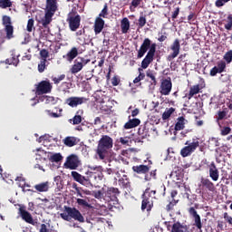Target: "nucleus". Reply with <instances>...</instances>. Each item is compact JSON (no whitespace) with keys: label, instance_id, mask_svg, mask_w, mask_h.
<instances>
[{"label":"nucleus","instance_id":"f3484780","mask_svg":"<svg viewBox=\"0 0 232 232\" xmlns=\"http://www.w3.org/2000/svg\"><path fill=\"white\" fill-rule=\"evenodd\" d=\"M208 173L210 179L214 181L217 182L220 177V172L218 171V169L217 168V165L215 164V161H212L208 165Z\"/></svg>","mask_w":232,"mask_h":232},{"label":"nucleus","instance_id":"6e6552de","mask_svg":"<svg viewBox=\"0 0 232 232\" xmlns=\"http://www.w3.org/2000/svg\"><path fill=\"white\" fill-rule=\"evenodd\" d=\"M198 146H200L198 138L193 139L191 143H189V140H187L185 142V147L182 148L180 150L181 157L186 159V157L191 156L192 153H195V151L197 150V148H198Z\"/></svg>","mask_w":232,"mask_h":232},{"label":"nucleus","instance_id":"c9c22d12","mask_svg":"<svg viewBox=\"0 0 232 232\" xmlns=\"http://www.w3.org/2000/svg\"><path fill=\"white\" fill-rule=\"evenodd\" d=\"M200 88H190V91L188 93L185 94V97H187L188 100L197 95V93H200Z\"/></svg>","mask_w":232,"mask_h":232},{"label":"nucleus","instance_id":"a19ab883","mask_svg":"<svg viewBox=\"0 0 232 232\" xmlns=\"http://www.w3.org/2000/svg\"><path fill=\"white\" fill-rule=\"evenodd\" d=\"M146 23H147L146 16H144V14H141L138 19L139 28H144V26H146Z\"/></svg>","mask_w":232,"mask_h":232},{"label":"nucleus","instance_id":"4be33fe9","mask_svg":"<svg viewBox=\"0 0 232 232\" xmlns=\"http://www.w3.org/2000/svg\"><path fill=\"white\" fill-rule=\"evenodd\" d=\"M140 125V120L137 118L131 119V116H129V121L124 124L123 130H132V128H137Z\"/></svg>","mask_w":232,"mask_h":232},{"label":"nucleus","instance_id":"20e7f679","mask_svg":"<svg viewBox=\"0 0 232 232\" xmlns=\"http://www.w3.org/2000/svg\"><path fill=\"white\" fill-rule=\"evenodd\" d=\"M141 211H150L153 209V200L157 199V190L151 187H147L141 195Z\"/></svg>","mask_w":232,"mask_h":232},{"label":"nucleus","instance_id":"13d9d810","mask_svg":"<svg viewBox=\"0 0 232 232\" xmlns=\"http://www.w3.org/2000/svg\"><path fill=\"white\" fill-rule=\"evenodd\" d=\"M64 77H66V75L62 74V75H60L58 77L53 78V81L54 84H59V82L61 81H64Z\"/></svg>","mask_w":232,"mask_h":232},{"label":"nucleus","instance_id":"bb28decb","mask_svg":"<svg viewBox=\"0 0 232 232\" xmlns=\"http://www.w3.org/2000/svg\"><path fill=\"white\" fill-rule=\"evenodd\" d=\"M77 138L73 136H67L63 140V144L68 148H73V146H77Z\"/></svg>","mask_w":232,"mask_h":232},{"label":"nucleus","instance_id":"603ef678","mask_svg":"<svg viewBox=\"0 0 232 232\" xmlns=\"http://www.w3.org/2000/svg\"><path fill=\"white\" fill-rule=\"evenodd\" d=\"M107 15H108V5L105 4L103 9L99 14L98 17H100V18H102V17L106 18Z\"/></svg>","mask_w":232,"mask_h":232},{"label":"nucleus","instance_id":"c756f323","mask_svg":"<svg viewBox=\"0 0 232 232\" xmlns=\"http://www.w3.org/2000/svg\"><path fill=\"white\" fill-rule=\"evenodd\" d=\"M170 232H188V226H184L180 222H176L172 225Z\"/></svg>","mask_w":232,"mask_h":232},{"label":"nucleus","instance_id":"a211bd4d","mask_svg":"<svg viewBox=\"0 0 232 232\" xmlns=\"http://www.w3.org/2000/svg\"><path fill=\"white\" fill-rule=\"evenodd\" d=\"M84 102H86V98L82 97H70L66 100V103L68 106H71V108H77L81 106V104H84Z\"/></svg>","mask_w":232,"mask_h":232},{"label":"nucleus","instance_id":"c03bdc74","mask_svg":"<svg viewBox=\"0 0 232 232\" xmlns=\"http://www.w3.org/2000/svg\"><path fill=\"white\" fill-rule=\"evenodd\" d=\"M76 203L82 208H90V203H88L86 199L76 198Z\"/></svg>","mask_w":232,"mask_h":232},{"label":"nucleus","instance_id":"79ce46f5","mask_svg":"<svg viewBox=\"0 0 232 232\" xmlns=\"http://www.w3.org/2000/svg\"><path fill=\"white\" fill-rule=\"evenodd\" d=\"M36 87H38V88H52V83H50V81L45 80V81H43L40 83H38L36 85Z\"/></svg>","mask_w":232,"mask_h":232},{"label":"nucleus","instance_id":"6ab92c4d","mask_svg":"<svg viewBox=\"0 0 232 232\" xmlns=\"http://www.w3.org/2000/svg\"><path fill=\"white\" fill-rule=\"evenodd\" d=\"M188 213L194 218V226L198 229L201 230L202 229V220L200 219V215H198V213H197V210L193 207L188 208Z\"/></svg>","mask_w":232,"mask_h":232},{"label":"nucleus","instance_id":"f704fd0d","mask_svg":"<svg viewBox=\"0 0 232 232\" xmlns=\"http://www.w3.org/2000/svg\"><path fill=\"white\" fill-rule=\"evenodd\" d=\"M175 111V108L171 107L169 109H167L163 114H162V119L163 121H168L171 115H173V112Z\"/></svg>","mask_w":232,"mask_h":232},{"label":"nucleus","instance_id":"8fccbe9b","mask_svg":"<svg viewBox=\"0 0 232 232\" xmlns=\"http://www.w3.org/2000/svg\"><path fill=\"white\" fill-rule=\"evenodd\" d=\"M43 97L47 104H55V98L53 96L44 95Z\"/></svg>","mask_w":232,"mask_h":232},{"label":"nucleus","instance_id":"3c124183","mask_svg":"<svg viewBox=\"0 0 232 232\" xmlns=\"http://www.w3.org/2000/svg\"><path fill=\"white\" fill-rule=\"evenodd\" d=\"M50 55V53H48V50L46 49H42L40 51V56L42 57V61H46Z\"/></svg>","mask_w":232,"mask_h":232},{"label":"nucleus","instance_id":"864d4df0","mask_svg":"<svg viewBox=\"0 0 232 232\" xmlns=\"http://www.w3.org/2000/svg\"><path fill=\"white\" fill-rule=\"evenodd\" d=\"M34 18H31V19L28 20L27 27H26L27 32H33V30L34 28Z\"/></svg>","mask_w":232,"mask_h":232},{"label":"nucleus","instance_id":"dca6fc26","mask_svg":"<svg viewBox=\"0 0 232 232\" xmlns=\"http://www.w3.org/2000/svg\"><path fill=\"white\" fill-rule=\"evenodd\" d=\"M170 50L172 51V53L168 56V61H173V59L179 57V53H180V40L175 39L170 45Z\"/></svg>","mask_w":232,"mask_h":232},{"label":"nucleus","instance_id":"de8ad7c7","mask_svg":"<svg viewBox=\"0 0 232 232\" xmlns=\"http://www.w3.org/2000/svg\"><path fill=\"white\" fill-rule=\"evenodd\" d=\"M178 203H179V200L172 199V200L169 201V203L166 206V210H167V211H171V209H173V208H175V206H177Z\"/></svg>","mask_w":232,"mask_h":232},{"label":"nucleus","instance_id":"473e14b6","mask_svg":"<svg viewBox=\"0 0 232 232\" xmlns=\"http://www.w3.org/2000/svg\"><path fill=\"white\" fill-rule=\"evenodd\" d=\"M227 109H225L223 111H218L217 115H216V122L220 126V121H224L226 117H227Z\"/></svg>","mask_w":232,"mask_h":232},{"label":"nucleus","instance_id":"052dcab7","mask_svg":"<svg viewBox=\"0 0 232 232\" xmlns=\"http://www.w3.org/2000/svg\"><path fill=\"white\" fill-rule=\"evenodd\" d=\"M121 82V79H119V77L114 76L111 79V84L112 86H119V83Z\"/></svg>","mask_w":232,"mask_h":232},{"label":"nucleus","instance_id":"9d476101","mask_svg":"<svg viewBox=\"0 0 232 232\" xmlns=\"http://www.w3.org/2000/svg\"><path fill=\"white\" fill-rule=\"evenodd\" d=\"M2 24L5 32L6 39H14V25H12V18L8 15H4L2 18Z\"/></svg>","mask_w":232,"mask_h":232},{"label":"nucleus","instance_id":"37998d69","mask_svg":"<svg viewBox=\"0 0 232 232\" xmlns=\"http://www.w3.org/2000/svg\"><path fill=\"white\" fill-rule=\"evenodd\" d=\"M12 6L11 0H0V8H10Z\"/></svg>","mask_w":232,"mask_h":232},{"label":"nucleus","instance_id":"ea45409f","mask_svg":"<svg viewBox=\"0 0 232 232\" xmlns=\"http://www.w3.org/2000/svg\"><path fill=\"white\" fill-rule=\"evenodd\" d=\"M219 127L221 128L220 135L222 137H226V135H229V133H231V127H227V126L222 127V125H220Z\"/></svg>","mask_w":232,"mask_h":232},{"label":"nucleus","instance_id":"a18cd8bd","mask_svg":"<svg viewBox=\"0 0 232 232\" xmlns=\"http://www.w3.org/2000/svg\"><path fill=\"white\" fill-rule=\"evenodd\" d=\"M223 218L228 226H232V217L229 215V213L225 212L223 214Z\"/></svg>","mask_w":232,"mask_h":232},{"label":"nucleus","instance_id":"bf43d9fd","mask_svg":"<svg viewBox=\"0 0 232 232\" xmlns=\"http://www.w3.org/2000/svg\"><path fill=\"white\" fill-rule=\"evenodd\" d=\"M170 92H171V88H161L160 89L161 95H169Z\"/></svg>","mask_w":232,"mask_h":232},{"label":"nucleus","instance_id":"39448f33","mask_svg":"<svg viewBox=\"0 0 232 232\" xmlns=\"http://www.w3.org/2000/svg\"><path fill=\"white\" fill-rule=\"evenodd\" d=\"M57 12V0H46V8L44 16L38 20V23L46 28L50 23H52V17L55 15Z\"/></svg>","mask_w":232,"mask_h":232},{"label":"nucleus","instance_id":"72a5a7b5","mask_svg":"<svg viewBox=\"0 0 232 232\" xmlns=\"http://www.w3.org/2000/svg\"><path fill=\"white\" fill-rule=\"evenodd\" d=\"M63 157L61 152L53 153L49 157L50 162H55L56 164L63 160Z\"/></svg>","mask_w":232,"mask_h":232},{"label":"nucleus","instance_id":"7ed1b4c3","mask_svg":"<svg viewBox=\"0 0 232 232\" xmlns=\"http://www.w3.org/2000/svg\"><path fill=\"white\" fill-rule=\"evenodd\" d=\"M60 217L66 222H72V220L80 222V224L84 222V216L75 207L64 206L63 212L60 214Z\"/></svg>","mask_w":232,"mask_h":232},{"label":"nucleus","instance_id":"58836bf2","mask_svg":"<svg viewBox=\"0 0 232 232\" xmlns=\"http://www.w3.org/2000/svg\"><path fill=\"white\" fill-rule=\"evenodd\" d=\"M52 88H37L35 91L36 95H44L45 93H50Z\"/></svg>","mask_w":232,"mask_h":232},{"label":"nucleus","instance_id":"9b49d317","mask_svg":"<svg viewBox=\"0 0 232 232\" xmlns=\"http://www.w3.org/2000/svg\"><path fill=\"white\" fill-rule=\"evenodd\" d=\"M81 166V160L76 154H71L66 158L63 167L65 169H77Z\"/></svg>","mask_w":232,"mask_h":232},{"label":"nucleus","instance_id":"69168bd1","mask_svg":"<svg viewBox=\"0 0 232 232\" xmlns=\"http://www.w3.org/2000/svg\"><path fill=\"white\" fill-rule=\"evenodd\" d=\"M211 141L214 142V146L216 148H218V146H220V141L218 140V138H212Z\"/></svg>","mask_w":232,"mask_h":232},{"label":"nucleus","instance_id":"7c9ffc66","mask_svg":"<svg viewBox=\"0 0 232 232\" xmlns=\"http://www.w3.org/2000/svg\"><path fill=\"white\" fill-rule=\"evenodd\" d=\"M185 126H186V118H184V116L179 117L175 124L176 131H180L181 130H184Z\"/></svg>","mask_w":232,"mask_h":232},{"label":"nucleus","instance_id":"4c0bfd02","mask_svg":"<svg viewBox=\"0 0 232 232\" xmlns=\"http://www.w3.org/2000/svg\"><path fill=\"white\" fill-rule=\"evenodd\" d=\"M173 84L171 83V78L168 77L161 81V88H171Z\"/></svg>","mask_w":232,"mask_h":232},{"label":"nucleus","instance_id":"5fc2aeb1","mask_svg":"<svg viewBox=\"0 0 232 232\" xmlns=\"http://www.w3.org/2000/svg\"><path fill=\"white\" fill-rule=\"evenodd\" d=\"M89 171L87 172V177H91L92 173H97V169L99 166H89Z\"/></svg>","mask_w":232,"mask_h":232},{"label":"nucleus","instance_id":"49530a36","mask_svg":"<svg viewBox=\"0 0 232 232\" xmlns=\"http://www.w3.org/2000/svg\"><path fill=\"white\" fill-rule=\"evenodd\" d=\"M46 70V60H41L40 63L38 64V72L43 73Z\"/></svg>","mask_w":232,"mask_h":232},{"label":"nucleus","instance_id":"e2e57ef3","mask_svg":"<svg viewBox=\"0 0 232 232\" xmlns=\"http://www.w3.org/2000/svg\"><path fill=\"white\" fill-rule=\"evenodd\" d=\"M179 14H180V7H176L172 13V19H177V17H179Z\"/></svg>","mask_w":232,"mask_h":232},{"label":"nucleus","instance_id":"2f4dec72","mask_svg":"<svg viewBox=\"0 0 232 232\" xmlns=\"http://www.w3.org/2000/svg\"><path fill=\"white\" fill-rule=\"evenodd\" d=\"M121 28L122 34H128L130 32V19L124 17L121 21Z\"/></svg>","mask_w":232,"mask_h":232},{"label":"nucleus","instance_id":"f03ea898","mask_svg":"<svg viewBox=\"0 0 232 232\" xmlns=\"http://www.w3.org/2000/svg\"><path fill=\"white\" fill-rule=\"evenodd\" d=\"M111 148H113V139L109 135H102L96 149V155H98L100 160H104L108 157Z\"/></svg>","mask_w":232,"mask_h":232},{"label":"nucleus","instance_id":"774afa93","mask_svg":"<svg viewBox=\"0 0 232 232\" xmlns=\"http://www.w3.org/2000/svg\"><path fill=\"white\" fill-rule=\"evenodd\" d=\"M40 232H50V230H48V227H46V224L41 225Z\"/></svg>","mask_w":232,"mask_h":232},{"label":"nucleus","instance_id":"a878e982","mask_svg":"<svg viewBox=\"0 0 232 232\" xmlns=\"http://www.w3.org/2000/svg\"><path fill=\"white\" fill-rule=\"evenodd\" d=\"M34 189H36L38 193H46L50 189V182L45 181L36 184L34 185Z\"/></svg>","mask_w":232,"mask_h":232},{"label":"nucleus","instance_id":"6e6d98bb","mask_svg":"<svg viewBox=\"0 0 232 232\" xmlns=\"http://www.w3.org/2000/svg\"><path fill=\"white\" fill-rule=\"evenodd\" d=\"M229 1H231V0H217L215 5H216L217 8H220V7L224 6V5H226V3H229Z\"/></svg>","mask_w":232,"mask_h":232},{"label":"nucleus","instance_id":"393cba45","mask_svg":"<svg viewBox=\"0 0 232 232\" xmlns=\"http://www.w3.org/2000/svg\"><path fill=\"white\" fill-rule=\"evenodd\" d=\"M77 55H79V49H77V47H72L65 55H63V59H66L68 63H72Z\"/></svg>","mask_w":232,"mask_h":232},{"label":"nucleus","instance_id":"423d86ee","mask_svg":"<svg viewBox=\"0 0 232 232\" xmlns=\"http://www.w3.org/2000/svg\"><path fill=\"white\" fill-rule=\"evenodd\" d=\"M224 61H219L217 63V66H214L210 70V75L211 77H215L217 73H222L223 72L226 71V63L227 64H231L232 63V50L227 51L224 56H223Z\"/></svg>","mask_w":232,"mask_h":232},{"label":"nucleus","instance_id":"0e129e2a","mask_svg":"<svg viewBox=\"0 0 232 232\" xmlns=\"http://www.w3.org/2000/svg\"><path fill=\"white\" fill-rule=\"evenodd\" d=\"M140 3H142V0H132L131 6H133L134 8H137V6H139V5H140Z\"/></svg>","mask_w":232,"mask_h":232},{"label":"nucleus","instance_id":"0eeeda50","mask_svg":"<svg viewBox=\"0 0 232 232\" xmlns=\"http://www.w3.org/2000/svg\"><path fill=\"white\" fill-rule=\"evenodd\" d=\"M98 195L99 197H103V200H105V202H112V204H117L119 202L118 197L121 195V191L117 188L111 187L102 193L99 191Z\"/></svg>","mask_w":232,"mask_h":232},{"label":"nucleus","instance_id":"cd10ccee","mask_svg":"<svg viewBox=\"0 0 232 232\" xmlns=\"http://www.w3.org/2000/svg\"><path fill=\"white\" fill-rule=\"evenodd\" d=\"M82 113H84V111L82 110H79L77 111L76 112V115L69 120V122H71V124H73L74 126L77 125V124H81V122H82Z\"/></svg>","mask_w":232,"mask_h":232},{"label":"nucleus","instance_id":"ddd939ff","mask_svg":"<svg viewBox=\"0 0 232 232\" xmlns=\"http://www.w3.org/2000/svg\"><path fill=\"white\" fill-rule=\"evenodd\" d=\"M71 176L72 177L73 180H75V182H78L86 188H90V186H92V180L88 176H82L77 171H72Z\"/></svg>","mask_w":232,"mask_h":232},{"label":"nucleus","instance_id":"4d7b16f0","mask_svg":"<svg viewBox=\"0 0 232 232\" xmlns=\"http://www.w3.org/2000/svg\"><path fill=\"white\" fill-rule=\"evenodd\" d=\"M75 191H76V196L80 197L81 198H84L85 197L82 195V188L77 187V185L73 186Z\"/></svg>","mask_w":232,"mask_h":232},{"label":"nucleus","instance_id":"f8f14e48","mask_svg":"<svg viewBox=\"0 0 232 232\" xmlns=\"http://www.w3.org/2000/svg\"><path fill=\"white\" fill-rule=\"evenodd\" d=\"M18 214L21 216V218L24 220L27 224H31L32 226H39V222L34 220L32 214L26 211V208L24 206H21L18 209Z\"/></svg>","mask_w":232,"mask_h":232},{"label":"nucleus","instance_id":"09e8293b","mask_svg":"<svg viewBox=\"0 0 232 232\" xmlns=\"http://www.w3.org/2000/svg\"><path fill=\"white\" fill-rule=\"evenodd\" d=\"M225 30H232V15L229 14L227 17V24H225Z\"/></svg>","mask_w":232,"mask_h":232},{"label":"nucleus","instance_id":"1a4fd4ad","mask_svg":"<svg viewBox=\"0 0 232 232\" xmlns=\"http://www.w3.org/2000/svg\"><path fill=\"white\" fill-rule=\"evenodd\" d=\"M67 23L72 32H77L81 26V15L77 13H69L67 16Z\"/></svg>","mask_w":232,"mask_h":232},{"label":"nucleus","instance_id":"aec40b11","mask_svg":"<svg viewBox=\"0 0 232 232\" xmlns=\"http://www.w3.org/2000/svg\"><path fill=\"white\" fill-rule=\"evenodd\" d=\"M97 172H92L91 176H89L90 180H94V182H99L100 180H102L104 179V174H102V171H104V169L102 166H98L96 169Z\"/></svg>","mask_w":232,"mask_h":232},{"label":"nucleus","instance_id":"2eb2a0df","mask_svg":"<svg viewBox=\"0 0 232 232\" xmlns=\"http://www.w3.org/2000/svg\"><path fill=\"white\" fill-rule=\"evenodd\" d=\"M88 63H90V60H86L82 57L76 59L71 68V72L79 73V72H81V70H82V68H84Z\"/></svg>","mask_w":232,"mask_h":232},{"label":"nucleus","instance_id":"f257e3e1","mask_svg":"<svg viewBox=\"0 0 232 232\" xmlns=\"http://www.w3.org/2000/svg\"><path fill=\"white\" fill-rule=\"evenodd\" d=\"M146 52H148L147 54ZM155 52H157V44H151V40H150V38H145L138 51V59H141V57H144L146 54L145 58L141 62V68H143V70H146V68L153 63Z\"/></svg>","mask_w":232,"mask_h":232},{"label":"nucleus","instance_id":"680f3d73","mask_svg":"<svg viewBox=\"0 0 232 232\" xmlns=\"http://www.w3.org/2000/svg\"><path fill=\"white\" fill-rule=\"evenodd\" d=\"M145 75L144 73H140L138 77H136L134 80H133V82L134 84H137L138 82H140V81H142V79H144Z\"/></svg>","mask_w":232,"mask_h":232},{"label":"nucleus","instance_id":"5701e85b","mask_svg":"<svg viewBox=\"0 0 232 232\" xmlns=\"http://www.w3.org/2000/svg\"><path fill=\"white\" fill-rule=\"evenodd\" d=\"M150 169H151V167L148 165H136L132 167V171L138 173V175H146Z\"/></svg>","mask_w":232,"mask_h":232},{"label":"nucleus","instance_id":"c85d7f7f","mask_svg":"<svg viewBox=\"0 0 232 232\" xmlns=\"http://www.w3.org/2000/svg\"><path fill=\"white\" fill-rule=\"evenodd\" d=\"M119 186L124 188H131V182L128 175H123L119 180Z\"/></svg>","mask_w":232,"mask_h":232},{"label":"nucleus","instance_id":"4468645a","mask_svg":"<svg viewBox=\"0 0 232 232\" xmlns=\"http://www.w3.org/2000/svg\"><path fill=\"white\" fill-rule=\"evenodd\" d=\"M150 137V129L146 125H141L138 130V135L134 137V142L140 143L144 139Z\"/></svg>","mask_w":232,"mask_h":232},{"label":"nucleus","instance_id":"b1692460","mask_svg":"<svg viewBox=\"0 0 232 232\" xmlns=\"http://www.w3.org/2000/svg\"><path fill=\"white\" fill-rule=\"evenodd\" d=\"M200 183L204 188L213 193L215 191V183L210 181L208 178H201Z\"/></svg>","mask_w":232,"mask_h":232},{"label":"nucleus","instance_id":"e433bc0d","mask_svg":"<svg viewBox=\"0 0 232 232\" xmlns=\"http://www.w3.org/2000/svg\"><path fill=\"white\" fill-rule=\"evenodd\" d=\"M118 142H120V144H121L122 146H130L131 138H130V137H121L119 139Z\"/></svg>","mask_w":232,"mask_h":232},{"label":"nucleus","instance_id":"412c9836","mask_svg":"<svg viewBox=\"0 0 232 232\" xmlns=\"http://www.w3.org/2000/svg\"><path fill=\"white\" fill-rule=\"evenodd\" d=\"M93 29L95 35H99V34L104 30V20L101 18V16L96 17Z\"/></svg>","mask_w":232,"mask_h":232},{"label":"nucleus","instance_id":"338daca9","mask_svg":"<svg viewBox=\"0 0 232 232\" xmlns=\"http://www.w3.org/2000/svg\"><path fill=\"white\" fill-rule=\"evenodd\" d=\"M156 175H157V173L155 172V170L151 171L150 176L149 175H145V180L148 181V180H150L151 179V177H155Z\"/></svg>","mask_w":232,"mask_h":232}]
</instances>
